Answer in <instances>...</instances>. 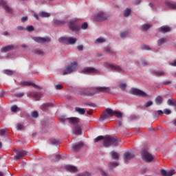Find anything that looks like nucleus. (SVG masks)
<instances>
[{"instance_id": "1", "label": "nucleus", "mask_w": 176, "mask_h": 176, "mask_svg": "<svg viewBox=\"0 0 176 176\" xmlns=\"http://www.w3.org/2000/svg\"><path fill=\"white\" fill-rule=\"evenodd\" d=\"M96 91H90L86 89H81L79 91L80 95L81 96H94L96 93L102 92V93H109L110 87H97L95 88Z\"/></svg>"}, {"instance_id": "2", "label": "nucleus", "mask_w": 176, "mask_h": 176, "mask_svg": "<svg viewBox=\"0 0 176 176\" xmlns=\"http://www.w3.org/2000/svg\"><path fill=\"white\" fill-rule=\"evenodd\" d=\"M119 142V139L116 136H105L104 140V146L109 147L110 146H116Z\"/></svg>"}, {"instance_id": "3", "label": "nucleus", "mask_w": 176, "mask_h": 176, "mask_svg": "<svg viewBox=\"0 0 176 176\" xmlns=\"http://www.w3.org/2000/svg\"><path fill=\"white\" fill-rule=\"evenodd\" d=\"M141 155L142 160L147 163H150L154 160L153 155L148 153L147 148H142Z\"/></svg>"}, {"instance_id": "4", "label": "nucleus", "mask_w": 176, "mask_h": 176, "mask_svg": "<svg viewBox=\"0 0 176 176\" xmlns=\"http://www.w3.org/2000/svg\"><path fill=\"white\" fill-rule=\"evenodd\" d=\"M77 67H78V63L76 61H74L73 63H71V64L69 65L63 70V75L65 76V75L72 74V72L76 70Z\"/></svg>"}, {"instance_id": "5", "label": "nucleus", "mask_w": 176, "mask_h": 176, "mask_svg": "<svg viewBox=\"0 0 176 176\" xmlns=\"http://www.w3.org/2000/svg\"><path fill=\"white\" fill-rule=\"evenodd\" d=\"M81 74H100V70L96 69L93 67H85L82 71Z\"/></svg>"}, {"instance_id": "6", "label": "nucleus", "mask_w": 176, "mask_h": 176, "mask_svg": "<svg viewBox=\"0 0 176 176\" xmlns=\"http://www.w3.org/2000/svg\"><path fill=\"white\" fill-rule=\"evenodd\" d=\"M130 94L135 95V96H141V97H147L148 96V95L146 92H144V91L140 90L139 89H137V88L131 89Z\"/></svg>"}, {"instance_id": "7", "label": "nucleus", "mask_w": 176, "mask_h": 176, "mask_svg": "<svg viewBox=\"0 0 176 176\" xmlns=\"http://www.w3.org/2000/svg\"><path fill=\"white\" fill-rule=\"evenodd\" d=\"M107 68L111 69L113 71H116V72L121 73V74L124 72V70L122 67H120L119 65H116L113 63H108Z\"/></svg>"}, {"instance_id": "8", "label": "nucleus", "mask_w": 176, "mask_h": 176, "mask_svg": "<svg viewBox=\"0 0 176 176\" xmlns=\"http://www.w3.org/2000/svg\"><path fill=\"white\" fill-rule=\"evenodd\" d=\"M76 19L71 21L69 23V28L72 32H77L80 30V26L78 24L76 23Z\"/></svg>"}, {"instance_id": "9", "label": "nucleus", "mask_w": 176, "mask_h": 176, "mask_svg": "<svg viewBox=\"0 0 176 176\" xmlns=\"http://www.w3.org/2000/svg\"><path fill=\"white\" fill-rule=\"evenodd\" d=\"M94 19L96 21H103L108 19V16H106L105 13L102 12H98L95 16Z\"/></svg>"}, {"instance_id": "10", "label": "nucleus", "mask_w": 176, "mask_h": 176, "mask_svg": "<svg viewBox=\"0 0 176 176\" xmlns=\"http://www.w3.org/2000/svg\"><path fill=\"white\" fill-rule=\"evenodd\" d=\"M1 6L4 9L6 13L12 14H13V9L10 8L6 2L1 1Z\"/></svg>"}, {"instance_id": "11", "label": "nucleus", "mask_w": 176, "mask_h": 176, "mask_svg": "<svg viewBox=\"0 0 176 176\" xmlns=\"http://www.w3.org/2000/svg\"><path fill=\"white\" fill-rule=\"evenodd\" d=\"M27 96H28V97H30V98L33 97L36 100H39L42 96V94L41 93L36 92V91H30L27 94Z\"/></svg>"}, {"instance_id": "12", "label": "nucleus", "mask_w": 176, "mask_h": 176, "mask_svg": "<svg viewBox=\"0 0 176 176\" xmlns=\"http://www.w3.org/2000/svg\"><path fill=\"white\" fill-rule=\"evenodd\" d=\"M27 155V151L25 150H19L16 151V157H14L15 160H19L21 159L23 157Z\"/></svg>"}, {"instance_id": "13", "label": "nucleus", "mask_w": 176, "mask_h": 176, "mask_svg": "<svg viewBox=\"0 0 176 176\" xmlns=\"http://www.w3.org/2000/svg\"><path fill=\"white\" fill-rule=\"evenodd\" d=\"M33 40L38 43H45V42L50 41V38L34 37Z\"/></svg>"}, {"instance_id": "14", "label": "nucleus", "mask_w": 176, "mask_h": 176, "mask_svg": "<svg viewBox=\"0 0 176 176\" xmlns=\"http://www.w3.org/2000/svg\"><path fill=\"white\" fill-rule=\"evenodd\" d=\"M67 120H68L69 123L73 124L75 126H78L80 122L79 118H76V117H72L71 118H67Z\"/></svg>"}, {"instance_id": "15", "label": "nucleus", "mask_w": 176, "mask_h": 176, "mask_svg": "<svg viewBox=\"0 0 176 176\" xmlns=\"http://www.w3.org/2000/svg\"><path fill=\"white\" fill-rule=\"evenodd\" d=\"M175 173V170H174V169H171V170H168V172L165 170V169H161L162 176H173Z\"/></svg>"}, {"instance_id": "16", "label": "nucleus", "mask_w": 176, "mask_h": 176, "mask_svg": "<svg viewBox=\"0 0 176 176\" xmlns=\"http://www.w3.org/2000/svg\"><path fill=\"white\" fill-rule=\"evenodd\" d=\"M135 157V155L133 154L132 153H124V161L125 163L131 160Z\"/></svg>"}, {"instance_id": "17", "label": "nucleus", "mask_w": 176, "mask_h": 176, "mask_svg": "<svg viewBox=\"0 0 176 176\" xmlns=\"http://www.w3.org/2000/svg\"><path fill=\"white\" fill-rule=\"evenodd\" d=\"M16 49V46L13 45H9L5 47H3L1 49V52H10L13 50Z\"/></svg>"}, {"instance_id": "18", "label": "nucleus", "mask_w": 176, "mask_h": 176, "mask_svg": "<svg viewBox=\"0 0 176 176\" xmlns=\"http://www.w3.org/2000/svg\"><path fill=\"white\" fill-rule=\"evenodd\" d=\"M84 146L83 142H79L78 143H76V144H74L72 146V148L75 152L78 151L82 146Z\"/></svg>"}, {"instance_id": "19", "label": "nucleus", "mask_w": 176, "mask_h": 176, "mask_svg": "<svg viewBox=\"0 0 176 176\" xmlns=\"http://www.w3.org/2000/svg\"><path fill=\"white\" fill-rule=\"evenodd\" d=\"M21 84L22 86H28V87L32 86L34 88H39L38 86H37L36 84H34L31 81H22Z\"/></svg>"}, {"instance_id": "20", "label": "nucleus", "mask_w": 176, "mask_h": 176, "mask_svg": "<svg viewBox=\"0 0 176 176\" xmlns=\"http://www.w3.org/2000/svg\"><path fill=\"white\" fill-rule=\"evenodd\" d=\"M65 168L71 173H76L78 171L76 166H73V165H66Z\"/></svg>"}, {"instance_id": "21", "label": "nucleus", "mask_w": 176, "mask_h": 176, "mask_svg": "<svg viewBox=\"0 0 176 176\" xmlns=\"http://www.w3.org/2000/svg\"><path fill=\"white\" fill-rule=\"evenodd\" d=\"M160 32L164 34L170 32V28L166 25L162 26L160 28Z\"/></svg>"}, {"instance_id": "22", "label": "nucleus", "mask_w": 176, "mask_h": 176, "mask_svg": "<svg viewBox=\"0 0 176 176\" xmlns=\"http://www.w3.org/2000/svg\"><path fill=\"white\" fill-rule=\"evenodd\" d=\"M82 131L80 125H76L74 127V134L79 135H81Z\"/></svg>"}, {"instance_id": "23", "label": "nucleus", "mask_w": 176, "mask_h": 176, "mask_svg": "<svg viewBox=\"0 0 176 176\" xmlns=\"http://www.w3.org/2000/svg\"><path fill=\"white\" fill-rule=\"evenodd\" d=\"M166 5L170 9L176 10V3L175 2L166 1Z\"/></svg>"}, {"instance_id": "24", "label": "nucleus", "mask_w": 176, "mask_h": 176, "mask_svg": "<svg viewBox=\"0 0 176 176\" xmlns=\"http://www.w3.org/2000/svg\"><path fill=\"white\" fill-rule=\"evenodd\" d=\"M75 111L76 112H78L80 115H84L85 113L86 109L85 108L76 107L75 108Z\"/></svg>"}, {"instance_id": "25", "label": "nucleus", "mask_w": 176, "mask_h": 176, "mask_svg": "<svg viewBox=\"0 0 176 176\" xmlns=\"http://www.w3.org/2000/svg\"><path fill=\"white\" fill-rule=\"evenodd\" d=\"M111 155L112 159L114 160H118L120 158V155H119L118 153H116V151H112L111 153Z\"/></svg>"}, {"instance_id": "26", "label": "nucleus", "mask_w": 176, "mask_h": 176, "mask_svg": "<svg viewBox=\"0 0 176 176\" xmlns=\"http://www.w3.org/2000/svg\"><path fill=\"white\" fill-rule=\"evenodd\" d=\"M162 102H163V98L161 96H157L155 98V103L157 104V105H160L162 104Z\"/></svg>"}, {"instance_id": "27", "label": "nucleus", "mask_w": 176, "mask_h": 176, "mask_svg": "<svg viewBox=\"0 0 176 176\" xmlns=\"http://www.w3.org/2000/svg\"><path fill=\"white\" fill-rule=\"evenodd\" d=\"M106 112L108 113L109 116L112 117L115 116L116 111H113V109L110 108H107L106 109Z\"/></svg>"}, {"instance_id": "28", "label": "nucleus", "mask_w": 176, "mask_h": 176, "mask_svg": "<svg viewBox=\"0 0 176 176\" xmlns=\"http://www.w3.org/2000/svg\"><path fill=\"white\" fill-rule=\"evenodd\" d=\"M39 16L41 17V18H48L50 16V14L48 13V12H41L39 13Z\"/></svg>"}, {"instance_id": "29", "label": "nucleus", "mask_w": 176, "mask_h": 176, "mask_svg": "<svg viewBox=\"0 0 176 176\" xmlns=\"http://www.w3.org/2000/svg\"><path fill=\"white\" fill-rule=\"evenodd\" d=\"M119 166L118 162H109V167L110 169L114 168Z\"/></svg>"}, {"instance_id": "30", "label": "nucleus", "mask_w": 176, "mask_h": 176, "mask_svg": "<svg viewBox=\"0 0 176 176\" xmlns=\"http://www.w3.org/2000/svg\"><path fill=\"white\" fill-rule=\"evenodd\" d=\"M165 74L164 71H155L154 72V75L156 76H163Z\"/></svg>"}, {"instance_id": "31", "label": "nucleus", "mask_w": 176, "mask_h": 176, "mask_svg": "<svg viewBox=\"0 0 176 176\" xmlns=\"http://www.w3.org/2000/svg\"><path fill=\"white\" fill-rule=\"evenodd\" d=\"M104 50L107 53L109 54H113L114 52L113 50H111V48L109 46H107L104 47Z\"/></svg>"}, {"instance_id": "32", "label": "nucleus", "mask_w": 176, "mask_h": 176, "mask_svg": "<svg viewBox=\"0 0 176 176\" xmlns=\"http://www.w3.org/2000/svg\"><path fill=\"white\" fill-rule=\"evenodd\" d=\"M67 42H68L70 45H73V44L76 43V38H73V37L67 38Z\"/></svg>"}, {"instance_id": "33", "label": "nucleus", "mask_w": 176, "mask_h": 176, "mask_svg": "<svg viewBox=\"0 0 176 176\" xmlns=\"http://www.w3.org/2000/svg\"><path fill=\"white\" fill-rule=\"evenodd\" d=\"M3 73L8 76H12L14 74V72L11 69H5Z\"/></svg>"}, {"instance_id": "34", "label": "nucleus", "mask_w": 176, "mask_h": 176, "mask_svg": "<svg viewBox=\"0 0 176 176\" xmlns=\"http://www.w3.org/2000/svg\"><path fill=\"white\" fill-rule=\"evenodd\" d=\"M67 39H68V38L63 36V37H60V38H58V41H59V43H64V44H65V43H67Z\"/></svg>"}, {"instance_id": "35", "label": "nucleus", "mask_w": 176, "mask_h": 176, "mask_svg": "<svg viewBox=\"0 0 176 176\" xmlns=\"http://www.w3.org/2000/svg\"><path fill=\"white\" fill-rule=\"evenodd\" d=\"M34 53L38 56L44 55V52L39 49L34 50Z\"/></svg>"}, {"instance_id": "36", "label": "nucleus", "mask_w": 176, "mask_h": 176, "mask_svg": "<svg viewBox=\"0 0 176 176\" xmlns=\"http://www.w3.org/2000/svg\"><path fill=\"white\" fill-rule=\"evenodd\" d=\"M109 115L107 113V111L106 112H103V113L101 115L100 120H104L109 118Z\"/></svg>"}, {"instance_id": "37", "label": "nucleus", "mask_w": 176, "mask_h": 176, "mask_svg": "<svg viewBox=\"0 0 176 176\" xmlns=\"http://www.w3.org/2000/svg\"><path fill=\"white\" fill-rule=\"evenodd\" d=\"M131 10L130 8H126L125 10H124V17H128L129 16V15L131 14Z\"/></svg>"}, {"instance_id": "38", "label": "nucleus", "mask_w": 176, "mask_h": 176, "mask_svg": "<svg viewBox=\"0 0 176 176\" xmlns=\"http://www.w3.org/2000/svg\"><path fill=\"white\" fill-rule=\"evenodd\" d=\"M167 104L170 106H174L176 105V100H173V99H168Z\"/></svg>"}, {"instance_id": "39", "label": "nucleus", "mask_w": 176, "mask_h": 176, "mask_svg": "<svg viewBox=\"0 0 176 176\" xmlns=\"http://www.w3.org/2000/svg\"><path fill=\"white\" fill-rule=\"evenodd\" d=\"M54 23L56 25H63L65 23V22L63 21H61V20H58V19H55L54 21Z\"/></svg>"}, {"instance_id": "40", "label": "nucleus", "mask_w": 176, "mask_h": 176, "mask_svg": "<svg viewBox=\"0 0 176 176\" xmlns=\"http://www.w3.org/2000/svg\"><path fill=\"white\" fill-rule=\"evenodd\" d=\"M151 28V25L149 24H144L142 27V31H147Z\"/></svg>"}, {"instance_id": "41", "label": "nucleus", "mask_w": 176, "mask_h": 176, "mask_svg": "<svg viewBox=\"0 0 176 176\" xmlns=\"http://www.w3.org/2000/svg\"><path fill=\"white\" fill-rule=\"evenodd\" d=\"M18 110H20V108H19V107H17V105H12L11 107V111L16 113L17 112Z\"/></svg>"}, {"instance_id": "42", "label": "nucleus", "mask_w": 176, "mask_h": 176, "mask_svg": "<svg viewBox=\"0 0 176 176\" xmlns=\"http://www.w3.org/2000/svg\"><path fill=\"white\" fill-rule=\"evenodd\" d=\"M106 41L105 38H102V37H99L96 39V43H104Z\"/></svg>"}, {"instance_id": "43", "label": "nucleus", "mask_w": 176, "mask_h": 176, "mask_svg": "<svg viewBox=\"0 0 176 176\" xmlns=\"http://www.w3.org/2000/svg\"><path fill=\"white\" fill-rule=\"evenodd\" d=\"M10 175V173H9V169L8 168H6L5 172H1V176H6Z\"/></svg>"}, {"instance_id": "44", "label": "nucleus", "mask_w": 176, "mask_h": 176, "mask_svg": "<svg viewBox=\"0 0 176 176\" xmlns=\"http://www.w3.org/2000/svg\"><path fill=\"white\" fill-rule=\"evenodd\" d=\"M166 39L165 38H162L158 40L157 41V44L159 46L162 45V44H164L166 42Z\"/></svg>"}, {"instance_id": "45", "label": "nucleus", "mask_w": 176, "mask_h": 176, "mask_svg": "<svg viewBox=\"0 0 176 176\" xmlns=\"http://www.w3.org/2000/svg\"><path fill=\"white\" fill-rule=\"evenodd\" d=\"M50 107V104L49 103H45L41 106V109L43 111H45L47 108Z\"/></svg>"}, {"instance_id": "46", "label": "nucleus", "mask_w": 176, "mask_h": 176, "mask_svg": "<svg viewBox=\"0 0 176 176\" xmlns=\"http://www.w3.org/2000/svg\"><path fill=\"white\" fill-rule=\"evenodd\" d=\"M104 139L105 138L104 136H98L96 139H94V142H98L102 140L104 141Z\"/></svg>"}, {"instance_id": "47", "label": "nucleus", "mask_w": 176, "mask_h": 176, "mask_svg": "<svg viewBox=\"0 0 176 176\" xmlns=\"http://www.w3.org/2000/svg\"><path fill=\"white\" fill-rule=\"evenodd\" d=\"M51 144L52 145H58L59 144V140L57 139H51Z\"/></svg>"}, {"instance_id": "48", "label": "nucleus", "mask_w": 176, "mask_h": 176, "mask_svg": "<svg viewBox=\"0 0 176 176\" xmlns=\"http://www.w3.org/2000/svg\"><path fill=\"white\" fill-rule=\"evenodd\" d=\"M25 30H27L28 32H32L34 31V28L32 25H29L26 28H25Z\"/></svg>"}, {"instance_id": "49", "label": "nucleus", "mask_w": 176, "mask_h": 176, "mask_svg": "<svg viewBox=\"0 0 176 176\" xmlns=\"http://www.w3.org/2000/svg\"><path fill=\"white\" fill-rule=\"evenodd\" d=\"M114 116H116L118 118H122V113L116 111Z\"/></svg>"}, {"instance_id": "50", "label": "nucleus", "mask_w": 176, "mask_h": 176, "mask_svg": "<svg viewBox=\"0 0 176 176\" xmlns=\"http://www.w3.org/2000/svg\"><path fill=\"white\" fill-rule=\"evenodd\" d=\"M8 129H1V135H8Z\"/></svg>"}, {"instance_id": "51", "label": "nucleus", "mask_w": 176, "mask_h": 176, "mask_svg": "<svg viewBox=\"0 0 176 176\" xmlns=\"http://www.w3.org/2000/svg\"><path fill=\"white\" fill-rule=\"evenodd\" d=\"M153 104V101L148 100V102H146L145 103V107L148 108V107L152 106Z\"/></svg>"}, {"instance_id": "52", "label": "nucleus", "mask_w": 176, "mask_h": 176, "mask_svg": "<svg viewBox=\"0 0 176 176\" xmlns=\"http://www.w3.org/2000/svg\"><path fill=\"white\" fill-rule=\"evenodd\" d=\"M78 176H91V174L88 172H85V173L78 174Z\"/></svg>"}, {"instance_id": "53", "label": "nucleus", "mask_w": 176, "mask_h": 176, "mask_svg": "<svg viewBox=\"0 0 176 176\" xmlns=\"http://www.w3.org/2000/svg\"><path fill=\"white\" fill-rule=\"evenodd\" d=\"M128 33H129L128 31H124V32H122V33L120 34L121 38H125V37L128 35Z\"/></svg>"}, {"instance_id": "54", "label": "nucleus", "mask_w": 176, "mask_h": 176, "mask_svg": "<svg viewBox=\"0 0 176 176\" xmlns=\"http://www.w3.org/2000/svg\"><path fill=\"white\" fill-rule=\"evenodd\" d=\"M128 33H129L128 31H124V32H122V33L120 34L121 38H125V37L128 35Z\"/></svg>"}, {"instance_id": "55", "label": "nucleus", "mask_w": 176, "mask_h": 176, "mask_svg": "<svg viewBox=\"0 0 176 176\" xmlns=\"http://www.w3.org/2000/svg\"><path fill=\"white\" fill-rule=\"evenodd\" d=\"M141 48H142V50H151V48L149 47V46L147 45H142L141 46Z\"/></svg>"}, {"instance_id": "56", "label": "nucleus", "mask_w": 176, "mask_h": 176, "mask_svg": "<svg viewBox=\"0 0 176 176\" xmlns=\"http://www.w3.org/2000/svg\"><path fill=\"white\" fill-rule=\"evenodd\" d=\"M16 129L17 130H23L24 129V125L23 124H17Z\"/></svg>"}, {"instance_id": "57", "label": "nucleus", "mask_w": 176, "mask_h": 176, "mask_svg": "<svg viewBox=\"0 0 176 176\" xmlns=\"http://www.w3.org/2000/svg\"><path fill=\"white\" fill-rule=\"evenodd\" d=\"M38 116V113L37 111H34L32 113V117L34 118H36Z\"/></svg>"}, {"instance_id": "58", "label": "nucleus", "mask_w": 176, "mask_h": 176, "mask_svg": "<svg viewBox=\"0 0 176 176\" xmlns=\"http://www.w3.org/2000/svg\"><path fill=\"white\" fill-rule=\"evenodd\" d=\"M88 28V24L87 22L84 23L81 25V29L82 30H86Z\"/></svg>"}, {"instance_id": "59", "label": "nucleus", "mask_w": 176, "mask_h": 176, "mask_svg": "<svg viewBox=\"0 0 176 176\" xmlns=\"http://www.w3.org/2000/svg\"><path fill=\"white\" fill-rule=\"evenodd\" d=\"M126 87V83L122 82L120 84V87L121 88L122 90H124Z\"/></svg>"}, {"instance_id": "60", "label": "nucleus", "mask_w": 176, "mask_h": 176, "mask_svg": "<svg viewBox=\"0 0 176 176\" xmlns=\"http://www.w3.org/2000/svg\"><path fill=\"white\" fill-rule=\"evenodd\" d=\"M55 89L56 90H61L63 89V85L61 84H58L55 86Z\"/></svg>"}, {"instance_id": "61", "label": "nucleus", "mask_w": 176, "mask_h": 176, "mask_svg": "<svg viewBox=\"0 0 176 176\" xmlns=\"http://www.w3.org/2000/svg\"><path fill=\"white\" fill-rule=\"evenodd\" d=\"M164 113L166 115H169L171 113V110H170L169 109H165L164 111Z\"/></svg>"}, {"instance_id": "62", "label": "nucleus", "mask_w": 176, "mask_h": 176, "mask_svg": "<svg viewBox=\"0 0 176 176\" xmlns=\"http://www.w3.org/2000/svg\"><path fill=\"white\" fill-rule=\"evenodd\" d=\"M15 96L18 98H21L23 96H24V92H19V93H16L15 94Z\"/></svg>"}, {"instance_id": "63", "label": "nucleus", "mask_w": 176, "mask_h": 176, "mask_svg": "<svg viewBox=\"0 0 176 176\" xmlns=\"http://www.w3.org/2000/svg\"><path fill=\"white\" fill-rule=\"evenodd\" d=\"M61 159V155H60L59 154H57L54 158V161L55 162H58V160H60Z\"/></svg>"}, {"instance_id": "64", "label": "nucleus", "mask_w": 176, "mask_h": 176, "mask_svg": "<svg viewBox=\"0 0 176 176\" xmlns=\"http://www.w3.org/2000/svg\"><path fill=\"white\" fill-rule=\"evenodd\" d=\"M16 30H19V31H23V30H25V28L23 26H18L16 28Z\"/></svg>"}]
</instances>
